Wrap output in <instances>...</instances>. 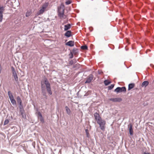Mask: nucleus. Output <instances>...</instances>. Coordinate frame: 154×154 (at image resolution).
Wrapping results in <instances>:
<instances>
[{
  "label": "nucleus",
  "mask_w": 154,
  "mask_h": 154,
  "mask_svg": "<svg viewBox=\"0 0 154 154\" xmlns=\"http://www.w3.org/2000/svg\"><path fill=\"white\" fill-rule=\"evenodd\" d=\"M66 45L70 47H72L74 45V42L72 41H70L66 43Z\"/></svg>",
  "instance_id": "f8f14e48"
},
{
  "label": "nucleus",
  "mask_w": 154,
  "mask_h": 154,
  "mask_svg": "<svg viewBox=\"0 0 154 154\" xmlns=\"http://www.w3.org/2000/svg\"><path fill=\"white\" fill-rule=\"evenodd\" d=\"M41 87H42V92L43 93L45 91V87L44 85L42 84V85H41Z\"/></svg>",
  "instance_id": "a878e982"
},
{
  "label": "nucleus",
  "mask_w": 154,
  "mask_h": 154,
  "mask_svg": "<svg viewBox=\"0 0 154 154\" xmlns=\"http://www.w3.org/2000/svg\"><path fill=\"white\" fill-rule=\"evenodd\" d=\"M91 93V91H88L87 93L85 94L86 95H87L88 94H90Z\"/></svg>",
  "instance_id": "2f4dec72"
},
{
  "label": "nucleus",
  "mask_w": 154,
  "mask_h": 154,
  "mask_svg": "<svg viewBox=\"0 0 154 154\" xmlns=\"http://www.w3.org/2000/svg\"><path fill=\"white\" fill-rule=\"evenodd\" d=\"M130 134L131 136L133 135V131L132 129V126L131 124H129L128 126Z\"/></svg>",
  "instance_id": "1a4fd4ad"
},
{
  "label": "nucleus",
  "mask_w": 154,
  "mask_h": 154,
  "mask_svg": "<svg viewBox=\"0 0 154 154\" xmlns=\"http://www.w3.org/2000/svg\"><path fill=\"white\" fill-rule=\"evenodd\" d=\"M48 4L47 3H45L42 6L41 8L38 12L37 14L38 15H39L41 14H42L44 11L46 10V9L48 6Z\"/></svg>",
  "instance_id": "20e7f679"
},
{
  "label": "nucleus",
  "mask_w": 154,
  "mask_h": 154,
  "mask_svg": "<svg viewBox=\"0 0 154 154\" xmlns=\"http://www.w3.org/2000/svg\"><path fill=\"white\" fill-rule=\"evenodd\" d=\"M85 131L86 133L87 136V137H88L89 136V134L88 132V130L87 129H85Z\"/></svg>",
  "instance_id": "cd10ccee"
},
{
  "label": "nucleus",
  "mask_w": 154,
  "mask_h": 154,
  "mask_svg": "<svg viewBox=\"0 0 154 154\" xmlns=\"http://www.w3.org/2000/svg\"><path fill=\"white\" fill-rule=\"evenodd\" d=\"M73 55L72 54H71V56L70 57V58H73Z\"/></svg>",
  "instance_id": "72a5a7b5"
},
{
  "label": "nucleus",
  "mask_w": 154,
  "mask_h": 154,
  "mask_svg": "<svg viewBox=\"0 0 154 154\" xmlns=\"http://www.w3.org/2000/svg\"><path fill=\"white\" fill-rule=\"evenodd\" d=\"M58 16L61 18H65L66 16L64 14V7H60L58 8Z\"/></svg>",
  "instance_id": "7ed1b4c3"
},
{
  "label": "nucleus",
  "mask_w": 154,
  "mask_h": 154,
  "mask_svg": "<svg viewBox=\"0 0 154 154\" xmlns=\"http://www.w3.org/2000/svg\"><path fill=\"white\" fill-rule=\"evenodd\" d=\"M82 49L83 50H86L88 48V47L86 45L83 46L81 47Z\"/></svg>",
  "instance_id": "393cba45"
},
{
  "label": "nucleus",
  "mask_w": 154,
  "mask_h": 154,
  "mask_svg": "<svg viewBox=\"0 0 154 154\" xmlns=\"http://www.w3.org/2000/svg\"><path fill=\"white\" fill-rule=\"evenodd\" d=\"M94 116L97 123L99 125L100 129L104 131L105 130V125L106 124L105 121L102 119L99 114L97 112L94 113Z\"/></svg>",
  "instance_id": "f257e3e1"
},
{
  "label": "nucleus",
  "mask_w": 154,
  "mask_h": 154,
  "mask_svg": "<svg viewBox=\"0 0 154 154\" xmlns=\"http://www.w3.org/2000/svg\"><path fill=\"white\" fill-rule=\"evenodd\" d=\"M3 14L0 13V22H2L3 19Z\"/></svg>",
  "instance_id": "c85d7f7f"
},
{
  "label": "nucleus",
  "mask_w": 154,
  "mask_h": 154,
  "mask_svg": "<svg viewBox=\"0 0 154 154\" xmlns=\"http://www.w3.org/2000/svg\"><path fill=\"white\" fill-rule=\"evenodd\" d=\"M29 14L28 13H26V17H28L29 16Z\"/></svg>",
  "instance_id": "c9c22d12"
},
{
  "label": "nucleus",
  "mask_w": 154,
  "mask_h": 154,
  "mask_svg": "<svg viewBox=\"0 0 154 154\" xmlns=\"http://www.w3.org/2000/svg\"><path fill=\"white\" fill-rule=\"evenodd\" d=\"M44 83L45 85L47 92L49 94L51 95L52 94V92L50 84L46 79H45V80Z\"/></svg>",
  "instance_id": "f03ea898"
},
{
  "label": "nucleus",
  "mask_w": 154,
  "mask_h": 154,
  "mask_svg": "<svg viewBox=\"0 0 154 154\" xmlns=\"http://www.w3.org/2000/svg\"><path fill=\"white\" fill-rule=\"evenodd\" d=\"M38 119L42 123L44 122V120L43 118L42 117V116L39 117Z\"/></svg>",
  "instance_id": "bb28decb"
},
{
  "label": "nucleus",
  "mask_w": 154,
  "mask_h": 154,
  "mask_svg": "<svg viewBox=\"0 0 154 154\" xmlns=\"http://www.w3.org/2000/svg\"><path fill=\"white\" fill-rule=\"evenodd\" d=\"M109 100L113 102H120L122 101V99L120 98H111Z\"/></svg>",
  "instance_id": "0eeeda50"
},
{
  "label": "nucleus",
  "mask_w": 154,
  "mask_h": 154,
  "mask_svg": "<svg viewBox=\"0 0 154 154\" xmlns=\"http://www.w3.org/2000/svg\"><path fill=\"white\" fill-rule=\"evenodd\" d=\"M114 85L113 84H112L111 85L108 86V89L109 90H111L114 87Z\"/></svg>",
  "instance_id": "5701e85b"
},
{
  "label": "nucleus",
  "mask_w": 154,
  "mask_h": 154,
  "mask_svg": "<svg viewBox=\"0 0 154 154\" xmlns=\"http://www.w3.org/2000/svg\"><path fill=\"white\" fill-rule=\"evenodd\" d=\"M73 54H76L77 53V52H76V51H73Z\"/></svg>",
  "instance_id": "473e14b6"
},
{
  "label": "nucleus",
  "mask_w": 154,
  "mask_h": 154,
  "mask_svg": "<svg viewBox=\"0 0 154 154\" xmlns=\"http://www.w3.org/2000/svg\"><path fill=\"white\" fill-rule=\"evenodd\" d=\"M20 108V113L21 115L22 116V117L24 118V110L23 109L22 106H19Z\"/></svg>",
  "instance_id": "9b49d317"
},
{
  "label": "nucleus",
  "mask_w": 154,
  "mask_h": 154,
  "mask_svg": "<svg viewBox=\"0 0 154 154\" xmlns=\"http://www.w3.org/2000/svg\"><path fill=\"white\" fill-rule=\"evenodd\" d=\"M149 82L147 81L143 82L141 86L142 87H146L149 84Z\"/></svg>",
  "instance_id": "2eb2a0df"
},
{
  "label": "nucleus",
  "mask_w": 154,
  "mask_h": 154,
  "mask_svg": "<svg viewBox=\"0 0 154 154\" xmlns=\"http://www.w3.org/2000/svg\"><path fill=\"white\" fill-rule=\"evenodd\" d=\"M126 91V89L125 87H118L114 90V91L117 93L122 92H125Z\"/></svg>",
  "instance_id": "39448f33"
},
{
  "label": "nucleus",
  "mask_w": 154,
  "mask_h": 154,
  "mask_svg": "<svg viewBox=\"0 0 154 154\" xmlns=\"http://www.w3.org/2000/svg\"><path fill=\"white\" fill-rule=\"evenodd\" d=\"M9 122V120L8 119H6L4 122V125H7V124H8V123Z\"/></svg>",
  "instance_id": "b1692460"
},
{
  "label": "nucleus",
  "mask_w": 154,
  "mask_h": 154,
  "mask_svg": "<svg viewBox=\"0 0 154 154\" xmlns=\"http://www.w3.org/2000/svg\"><path fill=\"white\" fill-rule=\"evenodd\" d=\"M104 83L105 85L107 86L109 85V84L111 83V82L109 81L108 80H105L104 81Z\"/></svg>",
  "instance_id": "6ab92c4d"
},
{
  "label": "nucleus",
  "mask_w": 154,
  "mask_h": 154,
  "mask_svg": "<svg viewBox=\"0 0 154 154\" xmlns=\"http://www.w3.org/2000/svg\"><path fill=\"white\" fill-rule=\"evenodd\" d=\"M38 118L39 117H40L42 116V115L41 114V113L40 112H38Z\"/></svg>",
  "instance_id": "c756f323"
},
{
  "label": "nucleus",
  "mask_w": 154,
  "mask_h": 154,
  "mask_svg": "<svg viewBox=\"0 0 154 154\" xmlns=\"http://www.w3.org/2000/svg\"><path fill=\"white\" fill-rule=\"evenodd\" d=\"M134 86L135 85L134 83L130 84L128 85V90L129 91L132 89L134 88Z\"/></svg>",
  "instance_id": "f3484780"
},
{
  "label": "nucleus",
  "mask_w": 154,
  "mask_h": 154,
  "mask_svg": "<svg viewBox=\"0 0 154 154\" xmlns=\"http://www.w3.org/2000/svg\"><path fill=\"white\" fill-rule=\"evenodd\" d=\"M17 102L20 105L19 106H22V100H21L19 96H18L17 97Z\"/></svg>",
  "instance_id": "9d476101"
},
{
  "label": "nucleus",
  "mask_w": 154,
  "mask_h": 154,
  "mask_svg": "<svg viewBox=\"0 0 154 154\" xmlns=\"http://www.w3.org/2000/svg\"><path fill=\"white\" fill-rule=\"evenodd\" d=\"M4 10V7L3 6L0 7V13L3 14Z\"/></svg>",
  "instance_id": "aec40b11"
},
{
  "label": "nucleus",
  "mask_w": 154,
  "mask_h": 154,
  "mask_svg": "<svg viewBox=\"0 0 154 154\" xmlns=\"http://www.w3.org/2000/svg\"><path fill=\"white\" fill-rule=\"evenodd\" d=\"M143 154H150L149 153H146V152H144Z\"/></svg>",
  "instance_id": "f704fd0d"
},
{
  "label": "nucleus",
  "mask_w": 154,
  "mask_h": 154,
  "mask_svg": "<svg viewBox=\"0 0 154 154\" xmlns=\"http://www.w3.org/2000/svg\"><path fill=\"white\" fill-rule=\"evenodd\" d=\"M11 101L13 105H16V100H14V99L11 100Z\"/></svg>",
  "instance_id": "4be33fe9"
},
{
  "label": "nucleus",
  "mask_w": 154,
  "mask_h": 154,
  "mask_svg": "<svg viewBox=\"0 0 154 154\" xmlns=\"http://www.w3.org/2000/svg\"><path fill=\"white\" fill-rule=\"evenodd\" d=\"M71 27V25L70 24H68L64 26V31H66L69 29Z\"/></svg>",
  "instance_id": "4468645a"
},
{
  "label": "nucleus",
  "mask_w": 154,
  "mask_h": 154,
  "mask_svg": "<svg viewBox=\"0 0 154 154\" xmlns=\"http://www.w3.org/2000/svg\"><path fill=\"white\" fill-rule=\"evenodd\" d=\"M74 63V62L73 61V60H71L69 62V63L71 65H72Z\"/></svg>",
  "instance_id": "7c9ffc66"
},
{
  "label": "nucleus",
  "mask_w": 154,
  "mask_h": 154,
  "mask_svg": "<svg viewBox=\"0 0 154 154\" xmlns=\"http://www.w3.org/2000/svg\"><path fill=\"white\" fill-rule=\"evenodd\" d=\"M11 69L12 71L13 76L14 77L15 80L16 82H17L18 81V78L16 71L14 67H12Z\"/></svg>",
  "instance_id": "423d86ee"
},
{
  "label": "nucleus",
  "mask_w": 154,
  "mask_h": 154,
  "mask_svg": "<svg viewBox=\"0 0 154 154\" xmlns=\"http://www.w3.org/2000/svg\"><path fill=\"white\" fill-rule=\"evenodd\" d=\"M71 31H67L65 34V35L68 37H69L71 36Z\"/></svg>",
  "instance_id": "dca6fc26"
},
{
  "label": "nucleus",
  "mask_w": 154,
  "mask_h": 154,
  "mask_svg": "<svg viewBox=\"0 0 154 154\" xmlns=\"http://www.w3.org/2000/svg\"><path fill=\"white\" fill-rule=\"evenodd\" d=\"M93 79V75H89L88 77L86 79V81L85 82V83H90L91 81Z\"/></svg>",
  "instance_id": "6e6552de"
},
{
  "label": "nucleus",
  "mask_w": 154,
  "mask_h": 154,
  "mask_svg": "<svg viewBox=\"0 0 154 154\" xmlns=\"http://www.w3.org/2000/svg\"><path fill=\"white\" fill-rule=\"evenodd\" d=\"M8 94L10 100L14 99L13 96L10 91L8 92Z\"/></svg>",
  "instance_id": "ddd939ff"
},
{
  "label": "nucleus",
  "mask_w": 154,
  "mask_h": 154,
  "mask_svg": "<svg viewBox=\"0 0 154 154\" xmlns=\"http://www.w3.org/2000/svg\"><path fill=\"white\" fill-rule=\"evenodd\" d=\"M65 108L67 113L68 115H70L71 113V111L70 109L67 106H66Z\"/></svg>",
  "instance_id": "a211bd4d"
},
{
  "label": "nucleus",
  "mask_w": 154,
  "mask_h": 154,
  "mask_svg": "<svg viewBox=\"0 0 154 154\" xmlns=\"http://www.w3.org/2000/svg\"><path fill=\"white\" fill-rule=\"evenodd\" d=\"M71 0H66V1L65 2L66 5H68L72 3Z\"/></svg>",
  "instance_id": "412c9836"
}]
</instances>
